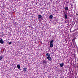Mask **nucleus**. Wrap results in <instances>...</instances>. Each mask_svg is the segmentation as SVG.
<instances>
[{"label": "nucleus", "mask_w": 78, "mask_h": 78, "mask_svg": "<svg viewBox=\"0 0 78 78\" xmlns=\"http://www.w3.org/2000/svg\"><path fill=\"white\" fill-rule=\"evenodd\" d=\"M50 45L49 47H53V44H50Z\"/></svg>", "instance_id": "6e6552de"}, {"label": "nucleus", "mask_w": 78, "mask_h": 78, "mask_svg": "<svg viewBox=\"0 0 78 78\" xmlns=\"http://www.w3.org/2000/svg\"><path fill=\"white\" fill-rule=\"evenodd\" d=\"M64 16L65 19H67V15L66 14Z\"/></svg>", "instance_id": "9d476101"}, {"label": "nucleus", "mask_w": 78, "mask_h": 78, "mask_svg": "<svg viewBox=\"0 0 78 78\" xmlns=\"http://www.w3.org/2000/svg\"><path fill=\"white\" fill-rule=\"evenodd\" d=\"M49 58H50V59H51V58L50 57H47V59H49Z\"/></svg>", "instance_id": "f3484780"}, {"label": "nucleus", "mask_w": 78, "mask_h": 78, "mask_svg": "<svg viewBox=\"0 0 78 78\" xmlns=\"http://www.w3.org/2000/svg\"><path fill=\"white\" fill-rule=\"evenodd\" d=\"M78 12H77L76 13V16H78Z\"/></svg>", "instance_id": "a211bd4d"}, {"label": "nucleus", "mask_w": 78, "mask_h": 78, "mask_svg": "<svg viewBox=\"0 0 78 78\" xmlns=\"http://www.w3.org/2000/svg\"><path fill=\"white\" fill-rule=\"evenodd\" d=\"M28 27H31V26H29Z\"/></svg>", "instance_id": "aec40b11"}, {"label": "nucleus", "mask_w": 78, "mask_h": 78, "mask_svg": "<svg viewBox=\"0 0 78 78\" xmlns=\"http://www.w3.org/2000/svg\"><path fill=\"white\" fill-rule=\"evenodd\" d=\"M77 68H78V66H77Z\"/></svg>", "instance_id": "412c9836"}, {"label": "nucleus", "mask_w": 78, "mask_h": 78, "mask_svg": "<svg viewBox=\"0 0 78 78\" xmlns=\"http://www.w3.org/2000/svg\"><path fill=\"white\" fill-rule=\"evenodd\" d=\"M65 9L66 10V11H67L68 9H69V8L68 7H65Z\"/></svg>", "instance_id": "f8f14e48"}, {"label": "nucleus", "mask_w": 78, "mask_h": 78, "mask_svg": "<svg viewBox=\"0 0 78 78\" xmlns=\"http://www.w3.org/2000/svg\"><path fill=\"white\" fill-rule=\"evenodd\" d=\"M78 33L77 32L73 34V37H75V36H76Z\"/></svg>", "instance_id": "20e7f679"}, {"label": "nucleus", "mask_w": 78, "mask_h": 78, "mask_svg": "<svg viewBox=\"0 0 78 78\" xmlns=\"http://www.w3.org/2000/svg\"><path fill=\"white\" fill-rule=\"evenodd\" d=\"M53 16L52 15L49 16V19H53Z\"/></svg>", "instance_id": "7ed1b4c3"}, {"label": "nucleus", "mask_w": 78, "mask_h": 78, "mask_svg": "<svg viewBox=\"0 0 78 78\" xmlns=\"http://www.w3.org/2000/svg\"><path fill=\"white\" fill-rule=\"evenodd\" d=\"M43 63L44 64V65H45V64H46L47 63V60L45 59V60H43Z\"/></svg>", "instance_id": "f257e3e1"}, {"label": "nucleus", "mask_w": 78, "mask_h": 78, "mask_svg": "<svg viewBox=\"0 0 78 78\" xmlns=\"http://www.w3.org/2000/svg\"><path fill=\"white\" fill-rule=\"evenodd\" d=\"M49 61H51V59H48Z\"/></svg>", "instance_id": "6ab92c4d"}, {"label": "nucleus", "mask_w": 78, "mask_h": 78, "mask_svg": "<svg viewBox=\"0 0 78 78\" xmlns=\"http://www.w3.org/2000/svg\"><path fill=\"white\" fill-rule=\"evenodd\" d=\"M63 66H64V63H62L60 64V66L61 67H62Z\"/></svg>", "instance_id": "423d86ee"}, {"label": "nucleus", "mask_w": 78, "mask_h": 78, "mask_svg": "<svg viewBox=\"0 0 78 78\" xmlns=\"http://www.w3.org/2000/svg\"><path fill=\"white\" fill-rule=\"evenodd\" d=\"M46 55L48 57H50V54L48 53L46 54Z\"/></svg>", "instance_id": "9b49d317"}, {"label": "nucleus", "mask_w": 78, "mask_h": 78, "mask_svg": "<svg viewBox=\"0 0 78 78\" xmlns=\"http://www.w3.org/2000/svg\"><path fill=\"white\" fill-rule=\"evenodd\" d=\"M1 59H0V60H1Z\"/></svg>", "instance_id": "4be33fe9"}, {"label": "nucleus", "mask_w": 78, "mask_h": 78, "mask_svg": "<svg viewBox=\"0 0 78 78\" xmlns=\"http://www.w3.org/2000/svg\"><path fill=\"white\" fill-rule=\"evenodd\" d=\"M0 43H1L2 44L4 43V41L2 39L0 40Z\"/></svg>", "instance_id": "f03ea898"}, {"label": "nucleus", "mask_w": 78, "mask_h": 78, "mask_svg": "<svg viewBox=\"0 0 78 78\" xmlns=\"http://www.w3.org/2000/svg\"><path fill=\"white\" fill-rule=\"evenodd\" d=\"M37 16L39 19H41L42 18V16L41 15H38Z\"/></svg>", "instance_id": "39448f33"}, {"label": "nucleus", "mask_w": 78, "mask_h": 78, "mask_svg": "<svg viewBox=\"0 0 78 78\" xmlns=\"http://www.w3.org/2000/svg\"><path fill=\"white\" fill-rule=\"evenodd\" d=\"M74 41H75V38H74L73 39H72V41L73 42Z\"/></svg>", "instance_id": "2eb2a0df"}, {"label": "nucleus", "mask_w": 78, "mask_h": 78, "mask_svg": "<svg viewBox=\"0 0 78 78\" xmlns=\"http://www.w3.org/2000/svg\"><path fill=\"white\" fill-rule=\"evenodd\" d=\"M27 68H23V71L24 72H27Z\"/></svg>", "instance_id": "0eeeda50"}, {"label": "nucleus", "mask_w": 78, "mask_h": 78, "mask_svg": "<svg viewBox=\"0 0 78 78\" xmlns=\"http://www.w3.org/2000/svg\"><path fill=\"white\" fill-rule=\"evenodd\" d=\"M3 56L2 55L0 56V59H3Z\"/></svg>", "instance_id": "4468645a"}, {"label": "nucleus", "mask_w": 78, "mask_h": 78, "mask_svg": "<svg viewBox=\"0 0 78 78\" xmlns=\"http://www.w3.org/2000/svg\"><path fill=\"white\" fill-rule=\"evenodd\" d=\"M54 42V40H52L50 42V44H53V42Z\"/></svg>", "instance_id": "ddd939ff"}, {"label": "nucleus", "mask_w": 78, "mask_h": 78, "mask_svg": "<svg viewBox=\"0 0 78 78\" xmlns=\"http://www.w3.org/2000/svg\"><path fill=\"white\" fill-rule=\"evenodd\" d=\"M17 67L18 69H20V65H17Z\"/></svg>", "instance_id": "1a4fd4ad"}, {"label": "nucleus", "mask_w": 78, "mask_h": 78, "mask_svg": "<svg viewBox=\"0 0 78 78\" xmlns=\"http://www.w3.org/2000/svg\"><path fill=\"white\" fill-rule=\"evenodd\" d=\"M11 43H12V42H10L9 43V45H10V44H11Z\"/></svg>", "instance_id": "dca6fc26"}]
</instances>
